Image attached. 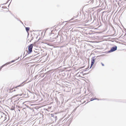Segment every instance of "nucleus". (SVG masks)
Instances as JSON below:
<instances>
[{"instance_id":"3","label":"nucleus","mask_w":126,"mask_h":126,"mask_svg":"<svg viewBox=\"0 0 126 126\" xmlns=\"http://www.w3.org/2000/svg\"><path fill=\"white\" fill-rule=\"evenodd\" d=\"M117 47L116 46L113 47L111 48L110 50L108 51V52L110 53L115 51L117 50Z\"/></svg>"},{"instance_id":"12","label":"nucleus","mask_w":126,"mask_h":126,"mask_svg":"<svg viewBox=\"0 0 126 126\" xmlns=\"http://www.w3.org/2000/svg\"><path fill=\"white\" fill-rule=\"evenodd\" d=\"M78 14L76 16H75L74 17H75V18H76V17H77L78 16Z\"/></svg>"},{"instance_id":"11","label":"nucleus","mask_w":126,"mask_h":126,"mask_svg":"<svg viewBox=\"0 0 126 126\" xmlns=\"http://www.w3.org/2000/svg\"><path fill=\"white\" fill-rule=\"evenodd\" d=\"M21 86V85H18V86H16V87H15V88H17V87H19V86Z\"/></svg>"},{"instance_id":"8","label":"nucleus","mask_w":126,"mask_h":126,"mask_svg":"<svg viewBox=\"0 0 126 126\" xmlns=\"http://www.w3.org/2000/svg\"><path fill=\"white\" fill-rule=\"evenodd\" d=\"M99 100V99H98V98H91L90 100L91 101H93L94 100Z\"/></svg>"},{"instance_id":"2","label":"nucleus","mask_w":126,"mask_h":126,"mask_svg":"<svg viewBox=\"0 0 126 126\" xmlns=\"http://www.w3.org/2000/svg\"><path fill=\"white\" fill-rule=\"evenodd\" d=\"M53 38L54 39V40L53 41H54L55 39H56L57 40V42L58 43H60L61 41V36H59L57 35L56 37V38Z\"/></svg>"},{"instance_id":"16","label":"nucleus","mask_w":126,"mask_h":126,"mask_svg":"<svg viewBox=\"0 0 126 126\" xmlns=\"http://www.w3.org/2000/svg\"><path fill=\"white\" fill-rule=\"evenodd\" d=\"M27 54H26V55H25V56H26L27 55Z\"/></svg>"},{"instance_id":"17","label":"nucleus","mask_w":126,"mask_h":126,"mask_svg":"<svg viewBox=\"0 0 126 126\" xmlns=\"http://www.w3.org/2000/svg\"><path fill=\"white\" fill-rule=\"evenodd\" d=\"M33 39V38H32V39L31 40H32Z\"/></svg>"},{"instance_id":"14","label":"nucleus","mask_w":126,"mask_h":126,"mask_svg":"<svg viewBox=\"0 0 126 126\" xmlns=\"http://www.w3.org/2000/svg\"><path fill=\"white\" fill-rule=\"evenodd\" d=\"M13 89V88H12L11 89H10V91H12ZM11 92H12L11 91Z\"/></svg>"},{"instance_id":"1","label":"nucleus","mask_w":126,"mask_h":126,"mask_svg":"<svg viewBox=\"0 0 126 126\" xmlns=\"http://www.w3.org/2000/svg\"><path fill=\"white\" fill-rule=\"evenodd\" d=\"M33 48V44H31L28 46V54L31 53L32 51V49Z\"/></svg>"},{"instance_id":"13","label":"nucleus","mask_w":126,"mask_h":126,"mask_svg":"<svg viewBox=\"0 0 126 126\" xmlns=\"http://www.w3.org/2000/svg\"><path fill=\"white\" fill-rule=\"evenodd\" d=\"M101 63L103 66H104V65L103 63Z\"/></svg>"},{"instance_id":"10","label":"nucleus","mask_w":126,"mask_h":126,"mask_svg":"<svg viewBox=\"0 0 126 126\" xmlns=\"http://www.w3.org/2000/svg\"><path fill=\"white\" fill-rule=\"evenodd\" d=\"M15 61V60H12L11 62H10V63H11L14 62Z\"/></svg>"},{"instance_id":"4","label":"nucleus","mask_w":126,"mask_h":126,"mask_svg":"<svg viewBox=\"0 0 126 126\" xmlns=\"http://www.w3.org/2000/svg\"><path fill=\"white\" fill-rule=\"evenodd\" d=\"M95 57H93L92 58V60L91 62V65L90 67V69L91 68L92 66V65L94 64V62L95 60L96 59V58H95Z\"/></svg>"},{"instance_id":"7","label":"nucleus","mask_w":126,"mask_h":126,"mask_svg":"<svg viewBox=\"0 0 126 126\" xmlns=\"http://www.w3.org/2000/svg\"><path fill=\"white\" fill-rule=\"evenodd\" d=\"M30 29V28L29 27H26L25 28L26 31L27 32H28Z\"/></svg>"},{"instance_id":"18","label":"nucleus","mask_w":126,"mask_h":126,"mask_svg":"<svg viewBox=\"0 0 126 126\" xmlns=\"http://www.w3.org/2000/svg\"><path fill=\"white\" fill-rule=\"evenodd\" d=\"M15 90H14V91H15Z\"/></svg>"},{"instance_id":"6","label":"nucleus","mask_w":126,"mask_h":126,"mask_svg":"<svg viewBox=\"0 0 126 126\" xmlns=\"http://www.w3.org/2000/svg\"><path fill=\"white\" fill-rule=\"evenodd\" d=\"M10 63V62H8V63H6L5 64H3V65L1 66L0 67V70H1V68L3 67L4 66H5V65H7L8 64H9Z\"/></svg>"},{"instance_id":"5","label":"nucleus","mask_w":126,"mask_h":126,"mask_svg":"<svg viewBox=\"0 0 126 126\" xmlns=\"http://www.w3.org/2000/svg\"><path fill=\"white\" fill-rule=\"evenodd\" d=\"M51 117H53L54 120L56 121L57 119V117L56 115H54L53 114H51Z\"/></svg>"},{"instance_id":"15","label":"nucleus","mask_w":126,"mask_h":126,"mask_svg":"<svg viewBox=\"0 0 126 126\" xmlns=\"http://www.w3.org/2000/svg\"><path fill=\"white\" fill-rule=\"evenodd\" d=\"M73 19V18H72V19H71V20H72Z\"/></svg>"},{"instance_id":"9","label":"nucleus","mask_w":126,"mask_h":126,"mask_svg":"<svg viewBox=\"0 0 126 126\" xmlns=\"http://www.w3.org/2000/svg\"><path fill=\"white\" fill-rule=\"evenodd\" d=\"M58 94L60 95H61L62 94V93L61 92H59L58 93Z\"/></svg>"}]
</instances>
